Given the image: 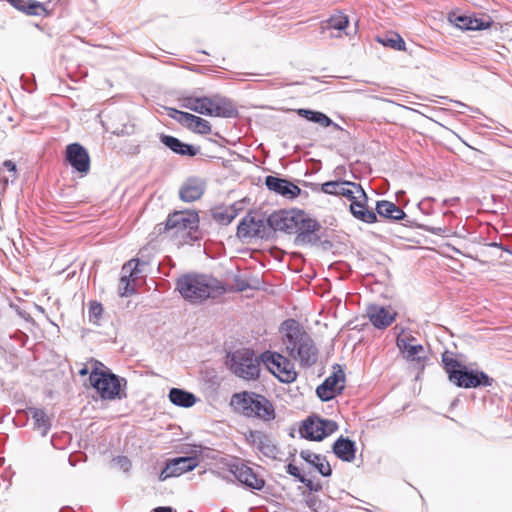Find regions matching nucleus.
<instances>
[{
	"label": "nucleus",
	"mask_w": 512,
	"mask_h": 512,
	"mask_svg": "<svg viewBox=\"0 0 512 512\" xmlns=\"http://www.w3.org/2000/svg\"><path fill=\"white\" fill-rule=\"evenodd\" d=\"M160 142L170 149L173 153L180 156L194 157L200 152V147L182 142L175 136L164 133L159 134Z\"/></svg>",
	"instance_id": "412c9836"
},
{
	"label": "nucleus",
	"mask_w": 512,
	"mask_h": 512,
	"mask_svg": "<svg viewBox=\"0 0 512 512\" xmlns=\"http://www.w3.org/2000/svg\"><path fill=\"white\" fill-rule=\"evenodd\" d=\"M300 457L309 465L314 467L323 477L332 475V468L325 456L311 452L310 450H301Z\"/></svg>",
	"instance_id": "bb28decb"
},
{
	"label": "nucleus",
	"mask_w": 512,
	"mask_h": 512,
	"mask_svg": "<svg viewBox=\"0 0 512 512\" xmlns=\"http://www.w3.org/2000/svg\"><path fill=\"white\" fill-rule=\"evenodd\" d=\"M169 400L176 406L189 408L196 403V396L181 388H171L168 394Z\"/></svg>",
	"instance_id": "c756f323"
},
{
	"label": "nucleus",
	"mask_w": 512,
	"mask_h": 512,
	"mask_svg": "<svg viewBox=\"0 0 512 512\" xmlns=\"http://www.w3.org/2000/svg\"><path fill=\"white\" fill-rule=\"evenodd\" d=\"M135 292L134 288L130 285V279L127 275H122L120 278V284L118 293L121 297H128Z\"/></svg>",
	"instance_id": "4c0bfd02"
},
{
	"label": "nucleus",
	"mask_w": 512,
	"mask_h": 512,
	"mask_svg": "<svg viewBox=\"0 0 512 512\" xmlns=\"http://www.w3.org/2000/svg\"><path fill=\"white\" fill-rule=\"evenodd\" d=\"M134 132H135V125L130 122H126V123L122 124L121 127H117L113 130V134H115L117 136H129V135L134 134Z\"/></svg>",
	"instance_id": "58836bf2"
},
{
	"label": "nucleus",
	"mask_w": 512,
	"mask_h": 512,
	"mask_svg": "<svg viewBox=\"0 0 512 512\" xmlns=\"http://www.w3.org/2000/svg\"><path fill=\"white\" fill-rule=\"evenodd\" d=\"M113 462L119 469L124 472H128L132 467V463L127 456H117L113 459Z\"/></svg>",
	"instance_id": "ea45409f"
},
{
	"label": "nucleus",
	"mask_w": 512,
	"mask_h": 512,
	"mask_svg": "<svg viewBox=\"0 0 512 512\" xmlns=\"http://www.w3.org/2000/svg\"><path fill=\"white\" fill-rule=\"evenodd\" d=\"M454 25L463 31H481L491 27L493 20L490 16L472 17L467 15H458L450 18Z\"/></svg>",
	"instance_id": "aec40b11"
},
{
	"label": "nucleus",
	"mask_w": 512,
	"mask_h": 512,
	"mask_svg": "<svg viewBox=\"0 0 512 512\" xmlns=\"http://www.w3.org/2000/svg\"><path fill=\"white\" fill-rule=\"evenodd\" d=\"M348 24V16L342 12H337L332 14L328 19L321 22V29L323 32L331 29L343 31L347 28Z\"/></svg>",
	"instance_id": "7c9ffc66"
},
{
	"label": "nucleus",
	"mask_w": 512,
	"mask_h": 512,
	"mask_svg": "<svg viewBox=\"0 0 512 512\" xmlns=\"http://www.w3.org/2000/svg\"><path fill=\"white\" fill-rule=\"evenodd\" d=\"M356 451V443L348 437L340 436L332 445V452L343 462H352Z\"/></svg>",
	"instance_id": "393cba45"
},
{
	"label": "nucleus",
	"mask_w": 512,
	"mask_h": 512,
	"mask_svg": "<svg viewBox=\"0 0 512 512\" xmlns=\"http://www.w3.org/2000/svg\"><path fill=\"white\" fill-rule=\"evenodd\" d=\"M260 356L249 348L237 349L227 354V365L231 372L244 380H257L260 377Z\"/></svg>",
	"instance_id": "0eeeda50"
},
{
	"label": "nucleus",
	"mask_w": 512,
	"mask_h": 512,
	"mask_svg": "<svg viewBox=\"0 0 512 512\" xmlns=\"http://www.w3.org/2000/svg\"><path fill=\"white\" fill-rule=\"evenodd\" d=\"M345 381V374L342 369L334 372L332 375L327 377L317 388L316 395L323 402H328L339 395L343 386H338L340 382Z\"/></svg>",
	"instance_id": "dca6fc26"
},
{
	"label": "nucleus",
	"mask_w": 512,
	"mask_h": 512,
	"mask_svg": "<svg viewBox=\"0 0 512 512\" xmlns=\"http://www.w3.org/2000/svg\"><path fill=\"white\" fill-rule=\"evenodd\" d=\"M305 502L312 512H320L322 501L318 497L310 495L306 498Z\"/></svg>",
	"instance_id": "a19ab883"
},
{
	"label": "nucleus",
	"mask_w": 512,
	"mask_h": 512,
	"mask_svg": "<svg viewBox=\"0 0 512 512\" xmlns=\"http://www.w3.org/2000/svg\"><path fill=\"white\" fill-rule=\"evenodd\" d=\"M237 290L242 292L249 288V284L246 280L243 279H236L235 281Z\"/></svg>",
	"instance_id": "49530a36"
},
{
	"label": "nucleus",
	"mask_w": 512,
	"mask_h": 512,
	"mask_svg": "<svg viewBox=\"0 0 512 512\" xmlns=\"http://www.w3.org/2000/svg\"><path fill=\"white\" fill-rule=\"evenodd\" d=\"M300 482L304 484L311 492H319L322 490V485L320 483H314L312 480L306 478L305 476L300 479Z\"/></svg>",
	"instance_id": "c03bdc74"
},
{
	"label": "nucleus",
	"mask_w": 512,
	"mask_h": 512,
	"mask_svg": "<svg viewBox=\"0 0 512 512\" xmlns=\"http://www.w3.org/2000/svg\"><path fill=\"white\" fill-rule=\"evenodd\" d=\"M402 340H407L408 343H412L414 344V342L416 341V338L412 335H408V336H405V337H401Z\"/></svg>",
	"instance_id": "603ef678"
},
{
	"label": "nucleus",
	"mask_w": 512,
	"mask_h": 512,
	"mask_svg": "<svg viewBox=\"0 0 512 512\" xmlns=\"http://www.w3.org/2000/svg\"><path fill=\"white\" fill-rule=\"evenodd\" d=\"M229 472L248 489L262 490L265 486V480L243 462L236 461L230 464Z\"/></svg>",
	"instance_id": "ddd939ff"
},
{
	"label": "nucleus",
	"mask_w": 512,
	"mask_h": 512,
	"mask_svg": "<svg viewBox=\"0 0 512 512\" xmlns=\"http://www.w3.org/2000/svg\"><path fill=\"white\" fill-rule=\"evenodd\" d=\"M191 131H193L194 133L202 134V135L209 134L211 132V125H210L209 121H207L199 116H196L194 119L192 128H191Z\"/></svg>",
	"instance_id": "c9c22d12"
},
{
	"label": "nucleus",
	"mask_w": 512,
	"mask_h": 512,
	"mask_svg": "<svg viewBox=\"0 0 512 512\" xmlns=\"http://www.w3.org/2000/svg\"><path fill=\"white\" fill-rule=\"evenodd\" d=\"M152 512H174L172 507L169 506H160L156 507L152 510Z\"/></svg>",
	"instance_id": "8fccbe9b"
},
{
	"label": "nucleus",
	"mask_w": 512,
	"mask_h": 512,
	"mask_svg": "<svg viewBox=\"0 0 512 512\" xmlns=\"http://www.w3.org/2000/svg\"><path fill=\"white\" fill-rule=\"evenodd\" d=\"M456 103H457L460 107H462V108H464V109L470 110V111H472V112H478V109H473L472 107H470V106H468V105H466V104H464V103H462V102L456 101Z\"/></svg>",
	"instance_id": "3c124183"
},
{
	"label": "nucleus",
	"mask_w": 512,
	"mask_h": 512,
	"mask_svg": "<svg viewBox=\"0 0 512 512\" xmlns=\"http://www.w3.org/2000/svg\"><path fill=\"white\" fill-rule=\"evenodd\" d=\"M230 405L235 412L247 418H257L269 422L276 416L273 403L264 395L252 391L233 394Z\"/></svg>",
	"instance_id": "20e7f679"
},
{
	"label": "nucleus",
	"mask_w": 512,
	"mask_h": 512,
	"mask_svg": "<svg viewBox=\"0 0 512 512\" xmlns=\"http://www.w3.org/2000/svg\"><path fill=\"white\" fill-rule=\"evenodd\" d=\"M181 106L183 108L189 109V110L199 113L201 115L209 116V113H211L210 108H209L211 106V101H210V97H207V96L183 97L181 99Z\"/></svg>",
	"instance_id": "cd10ccee"
},
{
	"label": "nucleus",
	"mask_w": 512,
	"mask_h": 512,
	"mask_svg": "<svg viewBox=\"0 0 512 512\" xmlns=\"http://www.w3.org/2000/svg\"><path fill=\"white\" fill-rule=\"evenodd\" d=\"M59 512H73L70 508L64 507Z\"/></svg>",
	"instance_id": "13d9d810"
},
{
	"label": "nucleus",
	"mask_w": 512,
	"mask_h": 512,
	"mask_svg": "<svg viewBox=\"0 0 512 512\" xmlns=\"http://www.w3.org/2000/svg\"><path fill=\"white\" fill-rule=\"evenodd\" d=\"M265 185L268 190L287 199H295L301 194V189L296 184L278 176H266Z\"/></svg>",
	"instance_id": "f3484780"
},
{
	"label": "nucleus",
	"mask_w": 512,
	"mask_h": 512,
	"mask_svg": "<svg viewBox=\"0 0 512 512\" xmlns=\"http://www.w3.org/2000/svg\"><path fill=\"white\" fill-rule=\"evenodd\" d=\"M374 212L377 214V218L380 217L391 222L402 221V225L405 227H417L434 235H443L446 231L445 228L441 227H432L428 225L417 224L414 220L408 217V215L402 208H400L391 201H377Z\"/></svg>",
	"instance_id": "6e6552de"
},
{
	"label": "nucleus",
	"mask_w": 512,
	"mask_h": 512,
	"mask_svg": "<svg viewBox=\"0 0 512 512\" xmlns=\"http://www.w3.org/2000/svg\"><path fill=\"white\" fill-rule=\"evenodd\" d=\"M22 12L31 16H41L47 14V10L44 4L35 0H28V3H26V6H24Z\"/></svg>",
	"instance_id": "f704fd0d"
},
{
	"label": "nucleus",
	"mask_w": 512,
	"mask_h": 512,
	"mask_svg": "<svg viewBox=\"0 0 512 512\" xmlns=\"http://www.w3.org/2000/svg\"><path fill=\"white\" fill-rule=\"evenodd\" d=\"M426 204V201H421L419 204H418V207L420 210L424 211L423 209V206Z\"/></svg>",
	"instance_id": "4d7b16f0"
},
{
	"label": "nucleus",
	"mask_w": 512,
	"mask_h": 512,
	"mask_svg": "<svg viewBox=\"0 0 512 512\" xmlns=\"http://www.w3.org/2000/svg\"><path fill=\"white\" fill-rule=\"evenodd\" d=\"M321 229L320 223L309 217L303 210H278L271 213L266 220L247 213L237 226L240 240L252 238L269 239L275 232L295 234L296 245H317Z\"/></svg>",
	"instance_id": "f257e3e1"
},
{
	"label": "nucleus",
	"mask_w": 512,
	"mask_h": 512,
	"mask_svg": "<svg viewBox=\"0 0 512 512\" xmlns=\"http://www.w3.org/2000/svg\"><path fill=\"white\" fill-rule=\"evenodd\" d=\"M280 330L283 332V344L286 352L292 359L298 360L303 368H310L316 364L319 350L313 338L297 320L283 321Z\"/></svg>",
	"instance_id": "f03ea898"
},
{
	"label": "nucleus",
	"mask_w": 512,
	"mask_h": 512,
	"mask_svg": "<svg viewBox=\"0 0 512 512\" xmlns=\"http://www.w3.org/2000/svg\"><path fill=\"white\" fill-rule=\"evenodd\" d=\"M367 315L372 325L380 330L390 326L396 317V313H391L387 308L378 305L369 306Z\"/></svg>",
	"instance_id": "b1692460"
},
{
	"label": "nucleus",
	"mask_w": 512,
	"mask_h": 512,
	"mask_svg": "<svg viewBox=\"0 0 512 512\" xmlns=\"http://www.w3.org/2000/svg\"><path fill=\"white\" fill-rule=\"evenodd\" d=\"M338 429L335 421L323 419L319 416H309L306 418L300 428L301 437L311 441H322Z\"/></svg>",
	"instance_id": "9b49d317"
},
{
	"label": "nucleus",
	"mask_w": 512,
	"mask_h": 512,
	"mask_svg": "<svg viewBox=\"0 0 512 512\" xmlns=\"http://www.w3.org/2000/svg\"><path fill=\"white\" fill-rule=\"evenodd\" d=\"M297 114L307 121L317 123L323 127H330L332 124V119L321 111L300 108L297 110Z\"/></svg>",
	"instance_id": "473e14b6"
},
{
	"label": "nucleus",
	"mask_w": 512,
	"mask_h": 512,
	"mask_svg": "<svg viewBox=\"0 0 512 512\" xmlns=\"http://www.w3.org/2000/svg\"><path fill=\"white\" fill-rule=\"evenodd\" d=\"M260 360L280 382L289 384L296 380L294 364L282 354L267 350L260 354Z\"/></svg>",
	"instance_id": "9d476101"
},
{
	"label": "nucleus",
	"mask_w": 512,
	"mask_h": 512,
	"mask_svg": "<svg viewBox=\"0 0 512 512\" xmlns=\"http://www.w3.org/2000/svg\"><path fill=\"white\" fill-rule=\"evenodd\" d=\"M195 117H196V115L190 113L189 117L187 118V122L184 123L183 126H185L187 129L191 130Z\"/></svg>",
	"instance_id": "de8ad7c7"
},
{
	"label": "nucleus",
	"mask_w": 512,
	"mask_h": 512,
	"mask_svg": "<svg viewBox=\"0 0 512 512\" xmlns=\"http://www.w3.org/2000/svg\"><path fill=\"white\" fill-rule=\"evenodd\" d=\"M378 43L396 51H405L406 45L403 38L397 32H387L376 37Z\"/></svg>",
	"instance_id": "2f4dec72"
},
{
	"label": "nucleus",
	"mask_w": 512,
	"mask_h": 512,
	"mask_svg": "<svg viewBox=\"0 0 512 512\" xmlns=\"http://www.w3.org/2000/svg\"><path fill=\"white\" fill-rule=\"evenodd\" d=\"M159 233L168 232L172 236L182 235L191 242L203 239L199 231V215L196 210H180L170 213L164 223L156 226Z\"/></svg>",
	"instance_id": "39448f33"
},
{
	"label": "nucleus",
	"mask_w": 512,
	"mask_h": 512,
	"mask_svg": "<svg viewBox=\"0 0 512 512\" xmlns=\"http://www.w3.org/2000/svg\"><path fill=\"white\" fill-rule=\"evenodd\" d=\"M28 414L33 419L34 429L39 431L43 437L46 436L51 428V421L46 412L41 408L30 407Z\"/></svg>",
	"instance_id": "c85d7f7f"
},
{
	"label": "nucleus",
	"mask_w": 512,
	"mask_h": 512,
	"mask_svg": "<svg viewBox=\"0 0 512 512\" xmlns=\"http://www.w3.org/2000/svg\"><path fill=\"white\" fill-rule=\"evenodd\" d=\"M358 196L355 195V198L350 201L349 211L357 220L367 223L373 224L377 222V214L373 209L368 208V196L364 189L361 187V190L357 191Z\"/></svg>",
	"instance_id": "2eb2a0df"
},
{
	"label": "nucleus",
	"mask_w": 512,
	"mask_h": 512,
	"mask_svg": "<svg viewBox=\"0 0 512 512\" xmlns=\"http://www.w3.org/2000/svg\"><path fill=\"white\" fill-rule=\"evenodd\" d=\"M397 347L404 354L407 361L416 362L424 368V360L426 356H422L424 353V347L421 344L408 343L407 340H402L401 336L397 337Z\"/></svg>",
	"instance_id": "a878e982"
},
{
	"label": "nucleus",
	"mask_w": 512,
	"mask_h": 512,
	"mask_svg": "<svg viewBox=\"0 0 512 512\" xmlns=\"http://www.w3.org/2000/svg\"><path fill=\"white\" fill-rule=\"evenodd\" d=\"M330 126H332L335 130H342L341 126L339 124L335 123L333 120H332V124Z\"/></svg>",
	"instance_id": "864d4df0"
},
{
	"label": "nucleus",
	"mask_w": 512,
	"mask_h": 512,
	"mask_svg": "<svg viewBox=\"0 0 512 512\" xmlns=\"http://www.w3.org/2000/svg\"><path fill=\"white\" fill-rule=\"evenodd\" d=\"M213 219L221 225L230 224L237 216L236 210L230 206L223 209H217L212 212Z\"/></svg>",
	"instance_id": "72a5a7b5"
},
{
	"label": "nucleus",
	"mask_w": 512,
	"mask_h": 512,
	"mask_svg": "<svg viewBox=\"0 0 512 512\" xmlns=\"http://www.w3.org/2000/svg\"><path fill=\"white\" fill-rule=\"evenodd\" d=\"M211 106L209 116L234 118L238 115V110L233 101L227 97L214 95L210 97Z\"/></svg>",
	"instance_id": "4be33fe9"
},
{
	"label": "nucleus",
	"mask_w": 512,
	"mask_h": 512,
	"mask_svg": "<svg viewBox=\"0 0 512 512\" xmlns=\"http://www.w3.org/2000/svg\"><path fill=\"white\" fill-rule=\"evenodd\" d=\"M132 264H134V266L130 270L129 276H133V275L140 273L141 272L140 266L145 264V262L140 261L138 258L132 259L123 266L122 270L125 271L127 266H131Z\"/></svg>",
	"instance_id": "37998d69"
},
{
	"label": "nucleus",
	"mask_w": 512,
	"mask_h": 512,
	"mask_svg": "<svg viewBox=\"0 0 512 512\" xmlns=\"http://www.w3.org/2000/svg\"><path fill=\"white\" fill-rule=\"evenodd\" d=\"M198 464V458L194 456H181L168 460L159 475V480L165 481L171 477H178L186 472L194 470Z\"/></svg>",
	"instance_id": "4468645a"
},
{
	"label": "nucleus",
	"mask_w": 512,
	"mask_h": 512,
	"mask_svg": "<svg viewBox=\"0 0 512 512\" xmlns=\"http://www.w3.org/2000/svg\"><path fill=\"white\" fill-rule=\"evenodd\" d=\"M491 245L495 246V247H500L501 246V244H497V243H492Z\"/></svg>",
	"instance_id": "bf43d9fd"
},
{
	"label": "nucleus",
	"mask_w": 512,
	"mask_h": 512,
	"mask_svg": "<svg viewBox=\"0 0 512 512\" xmlns=\"http://www.w3.org/2000/svg\"><path fill=\"white\" fill-rule=\"evenodd\" d=\"M285 469L289 475L295 477L299 482L300 479L304 477V475L300 472L299 468L292 463H288Z\"/></svg>",
	"instance_id": "a18cd8bd"
},
{
	"label": "nucleus",
	"mask_w": 512,
	"mask_h": 512,
	"mask_svg": "<svg viewBox=\"0 0 512 512\" xmlns=\"http://www.w3.org/2000/svg\"><path fill=\"white\" fill-rule=\"evenodd\" d=\"M89 381L100 397L105 400L121 398L120 390L122 382L126 384L124 378H120L110 371H99L98 369L91 371Z\"/></svg>",
	"instance_id": "1a4fd4ad"
},
{
	"label": "nucleus",
	"mask_w": 512,
	"mask_h": 512,
	"mask_svg": "<svg viewBox=\"0 0 512 512\" xmlns=\"http://www.w3.org/2000/svg\"><path fill=\"white\" fill-rule=\"evenodd\" d=\"M188 112L180 111L177 109H171V113L169 114L171 118H173L175 121L180 123L181 125H184V123L187 122V118L189 117Z\"/></svg>",
	"instance_id": "79ce46f5"
},
{
	"label": "nucleus",
	"mask_w": 512,
	"mask_h": 512,
	"mask_svg": "<svg viewBox=\"0 0 512 512\" xmlns=\"http://www.w3.org/2000/svg\"><path fill=\"white\" fill-rule=\"evenodd\" d=\"M217 281L205 274L188 273L176 280V290L182 298L192 304H199L213 296Z\"/></svg>",
	"instance_id": "423d86ee"
},
{
	"label": "nucleus",
	"mask_w": 512,
	"mask_h": 512,
	"mask_svg": "<svg viewBox=\"0 0 512 512\" xmlns=\"http://www.w3.org/2000/svg\"><path fill=\"white\" fill-rule=\"evenodd\" d=\"M249 440L265 457L277 458L279 449L267 434L257 430L250 431Z\"/></svg>",
	"instance_id": "5701e85b"
},
{
	"label": "nucleus",
	"mask_w": 512,
	"mask_h": 512,
	"mask_svg": "<svg viewBox=\"0 0 512 512\" xmlns=\"http://www.w3.org/2000/svg\"><path fill=\"white\" fill-rule=\"evenodd\" d=\"M207 182L197 176L187 178L179 189V197L184 202H194L205 193Z\"/></svg>",
	"instance_id": "6ab92c4d"
},
{
	"label": "nucleus",
	"mask_w": 512,
	"mask_h": 512,
	"mask_svg": "<svg viewBox=\"0 0 512 512\" xmlns=\"http://www.w3.org/2000/svg\"><path fill=\"white\" fill-rule=\"evenodd\" d=\"M441 361L449 381L458 388L471 389L489 387L494 382V379L484 371L470 369L465 364L459 362L450 351H445L442 354Z\"/></svg>",
	"instance_id": "7ed1b4c3"
},
{
	"label": "nucleus",
	"mask_w": 512,
	"mask_h": 512,
	"mask_svg": "<svg viewBox=\"0 0 512 512\" xmlns=\"http://www.w3.org/2000/svg\"><path fill=\"white\" fill-rule=\"evenodd\" d=\"M64 159L74 172L86 176L90 171V155L87 149L78 142L70 143L65 148Z\"/></svg>",
	"instance_id": "f8f14e48"
},
{
	"label": "nucleus",
	"mask_w": 512,
	"mask_h": 512,
	"mask_svg": "<svg viewBox=\"0 0 512 512\" xmlns=\"http://www.w3.org/2000/svg\"><path fill=\"white\" fill-rule=\"evenodd\" d=\"M103 312L101 303L97 301H91L89 304L88 317L89 321L93 324H98Z\"/></svg>",
	"instance_id": "e433bc0d"
},
{
	"label": "nucleus",
	"mask_w": 512,
	"mask_h": 512,
	"mask_svg": "<svg viewBox=\"0 0 512 512\" xmlns=\"http://www.w3.org/2000/svg\"><path fill=\"white\" fill-rule=\"evenodd\" d=\"M88 373V369L86 367L82 368L80 371H79V374L80 375H86Z\"/></svg>",
	"instance_id": "5fc2aeb1"
},
{
	"label": "nucleus",
	"mask_w": 512,
	"mask_h": 512,
	"mask_svg": "<svg viewBox=\"0 0 512 512\" xmlns=\"http://www.w3.org/2000/svg\"><path fill=\"white\" fill-rule=\"evenodd\" d=\"M4 108H5V102L0 98V113L3 111Z\"/></svg>",
	"instance_id": "6e6d98bb"
},
{
	"label": "nucleus",
	"mask_w": 512,
	"mask_h": 512,
	"mask_svg": "<svg viewBox=\"0 0 512 512\" xmlns=\"http://www.w3.org/2000/svg\"><path fill=\"white\" fill-rule=\"evenodd\" d=\"M320 190L325 194L343 196L352 201L357 191L361 190V185L347 180L327 181L321 185Z\"/></svg>",
	"instance_id": "a211bd4d"
},
{
	"label": "nucleus",
	"mask_w": 512,
	"mask_h": 512,
	"mask_svg": "<svg viewBox=\"0 0 512 512\" xmlns=\"http://www.w3.org/2000/svg\"><path fill=\"white\" fill-rule=\"evenodd\" d=\"M4 166L7 168L8 171L10 172H15L16 171V164L14 162H12L11 160H6L4 162Z\"/></svg>",
	"instance_id": "09e8293b"
}]
</instances>
